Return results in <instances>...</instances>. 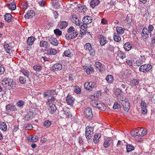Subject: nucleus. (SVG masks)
<instances>
[{
	"mask_svg": "<svg viewBox=\"0 0 155 155\" xmlns=\"http://www.w3.org/2000/svg\"><path fill=\"white\" fill-rule=\"evenodd\" d=\"M12 17V15L9 13L6 14L4 16L5 20L8 23L11 21Z\"/></svg>",
	"mask_w": 155,
	"mask_h": 155,
	"instance_id": "nucleus-30",
	"label": "nucleus"
},
{
	"mask_svg": "<svg viewBox=\"0 0 155 155\" xmlns=\"http://www.w3.org/2000/svg\"><path fill=\"white\" fill-rule=\"evenodd\" d=\"M57 107L56 105L54 104H52L50 105L48 108L49 112L51 114H53L57 110Z\"/></svg>",
	"mask_w": 155,
	"mask_h": 155,
	"instance_id": "nucleus-22",
	"label": "nucleus"
},
{
	"mask_svg": "<svg viewBox=\"0 0 155 155\" xmlns=\"http://www.w3.org/2000/svg\"><path fill=\"white\" fill-rule=\"evenodd\" d=\"M80 28L82 30H84L87 28V24H81L80 25Z\"/></svg>",
	"mask_w": 155,
	"mask_h": 155,
	"instance_id": "nucleus-60",
	"label": "nucleus"
},
{
	"mask_svg": "<svg viewBox=\"0 0 155 155\" xmlns=\"http://www.w3.org/2000/svg\"><path fill=\"white\" fill-rule=\"evenodd\" d=\"M106 80L108 83H111L113 81V78L111 75H108L107 76Z\"/></svg>",
	"mask_w": 155,
	"mask_h": 155,
	"instance_id": "nucleus-42",
	"label": "nucleus"
},
{
	"mask_svg": "<svg viewBox=\"0 0 155 155\" xmlns=\"http://www.w3.org/2000/svg\"><path fill=\"white\" fill-rule=\"evenodd\" d=\"M24 104V102L22 100L18 101L17 103V106L20 108H21Z\"/></svg>",
	"mask_w": 155,
	"mask_h": 155,
	"instance_id": "nucleus-49",
	"label": "nucleus"
},
{
	"mask_svg": "<svg viewBox=\"0 0 155 155\" xmlns=\"http://www.w3.org/2000/svg\"><path fill=\"white\" fill-rule=\"evenodd\" d=\"M33 69L36 71H39L41 70L42 67L40 65H35L33 66Z\"/></svg>",
	"mask_w": 155,
	"mask_h": 155,
	"instance_id": "nucleus-45",
	"label": "nucleus"
},
{
	"mask_svg": "<svg viewBox=\"0 0 155 155\" xmlns=\"http://www.w3.org/2000/svg\"><path fill=\"white\" fill-rule=\"evenodd\" d=\"M66 101L68 104L72 105L74 103V99L72 96L68 95L67 96Z\"/></svg>",
	"mask_w": 155,
	"mask_h": 155,
	"instance_id": "nucleus-19",
	"label": "nucleus"
},
{
	"mask_svg": "<svg viewBox=\"0 0 155 155\" xmlns=\"http://www.w3.org/2000/svg\"><path fill=\"white\" fill-rule=\"evenodd\" d=\"M45 0H42L38 2L39 5L41 6H44L45 4Z\"/></svg>",
	"mask_w": 155,
	"mask_h": 155,
	"instance_id": "nucleus-63",
	"label": "nucleus"
},
{
	"mask_svg": "<svg viewBox=\"0 0 155 155\" xmlns=\"http://www.w3.org/2000/svg\"><path fill=\"white\" fill-rule=\"evenodd\" d=\"M106 50L111 51L112 52L114 50V47L111 45H108L107 48H106Z\"/></svg>",
	"mask_w": 155,
	"mask_h": 155,
	"instance_id": "nucleus-56",
	"label": "nucleus"
},
{
	"mask_svg": "<svg viewBox=\"0 0 155 155\" xmlns=\"http://www.w3.org/2000/svg\"><path fill=\"white\" fill-rule=\"evenodd\" d=\"M111 138L108 137L105 140L104 144V146L105 148L108 147L110 145Z\"/></svg>",
	"mask_w": 155,
	"mask_h": 155,
	"instance_id": "nucleus-25",
	"label": "nucleus"
},
{
	"mask_svg": "<svg viewBox=\"0 0 155 155\" xmlns=\"http://www.w3.org/2000/svg\"><path fill=\"white\" fill-rule=\"evenodd\" d=\"M126 149L127 152H130L134 149V147L133 146L130 145H127Z\"/></svg>",
	"mask_w": 155,
	"mask_h": 155,
	"instance_id": "nucleus-48",
	"label": "nucleus"
},
{
	"mask_svg": "<svg viewBox=\"0 0 155 155\" xmlns=\"http://www.w3.org/2000/svg\"><path fill=\"white\" fill-rule=\"evenodd\" d=\"M94 71V68L92 67H88L86 69V72L87 74H89L91 73Z\"/></svg>",
	"mask_w": 155,
	"mask_h": 155,
	"instance_id": "nucleus-46",
	"label": "nucleus"
},
{
	"mask_svg": "<svg viewBox=\"0 0 155 155\" xmlns=\"http://www.w3.org/2000/svg\"><path fill=\"white\" fill-rule=\"evenodd\" d=\"M23 74L28 78H29V76L30 75V72L27 70H25L22 72Z\"/></svg>",
	"mask_w": 155,
	"mask_h": 155,
	"instance_id": "nucleus-52",
	"label": "nucleus"
},
{
	"mask_svg": "<svg viewBox=\"0 0 155 155\" xmlns=\"http://www.w3.org/2000/svg\"><path fill=\"white\" fill-rule=\"evenodd\" d=\"M100 92L99 91H97V92L93 95H91L90 96V99L91 100V101H97V100H96V98L99 97V95H97V94H98V93Z\"/></svg>",
	"mask_w": 155,
	"mask_h": 155,
	"instance_id": "nucleus-27",
	"label": "nucleus"
},
{
	"mask_svg": "<svg viewBox=\"0 0 155 155\" xmlns=\"http://www.w3.org/2000/svg\"><path fill=\"white\" fill-rule=\"evenodd\" d=\"M9 80V82L8 85V88L9 89H11L12 88L14 89L16 85L15 82L13 81V80L11 79Z\"/></svg>",
	"mask_w": 155,
	"mask_h": 155,
	"instance_id": "nucleus-18",
	"label": "nucleus"
},
{
	"mask_svg": "<svg viewBox=\"0 0 155 155\" xmlns=\"http://www.w3.org/2000/svg\"><path fill=\"white\" fill-rule=\"evenodd\" d=\"M38 140V136L34 135L29 138L28 137V140L29 142H36Z\"/></svg>",
	"mask_w": 155,
	"mask_h": 155,
	"instance_id": "nucleus-29",
	"label": "nucleus"
},
{
	"mask_svg": "<svg viewBox=\"0 0 155 155\" xmlns=\"http://www.w3.org/2000/svg\"><path fill=\"white\" fill-rule=\"evenodd\" d=\"M35 12L32 10H30L25 15V18L26 19H28L29 18H32L35 16Z\"/></svg>",
	"mask_w": 155,
	"mask_h": 155,
	"instance_id": "nucleus-16",
	"label": "nucleus"
},
{
	"mask_svg": "<svg viewBox=\"0 0 155 155\" xmlns=\"http://www.w3.org/2000/svg\"><path fill=\"white\" fill-rule=\"evenodd\" d=\"M99 0H91L90 3V5L93 8L99 4Z\"/></svg>",
	"mask_w": 155,
	"mask_h": 155,
	"instance_id": "nucleus-31",
	"label": "nucleus"
},
{
	"mask_svg": "<svg viewBox=\"0 0 155 155\" xmlns=\"http://www.w3.org/2000/svg\"><path fill=\"white\" fill-rule=\"evenodd\" d=\"M117 57L121 59H123L125 57V54L124 52L120 51H118L117 52Z\"/></svg>",
	"mask_w": 155,
	"mask_h": 155,
	"instance_id": "nucleus-35",
	"label": "nucleus"
},
{
	"mask_svg": "<svg viewBox=\"0 0 155 155\" xmlns=\"http://www.w3.org/2000/svg\"><path fill=\"white\" fill-rule=\"evenodd\" d=\"M6 108L7 112L9 113L17 110L15 106L12 104L7 105L6 106Z\"/></svg>",
	"mask_w": 155,
	"mask_h": 155,
	"instance_id": "nucleus-12",
	"label": "nucleus"
},
{
	"mask_svg": "<svg viewBox=\"0 0 155 155\" xmlns=\"http://www.w3.org/2000/svg\"><path fill=\"white\" fill-rule=\"evenodd\" d=\"M84 49L88 51L90 54L91 55H94L95 54L94 50L92 48L91 46L90 43H87L85 45Z\"/></svg>",
	"mask_w": 155,
	"mask_h": 155,
	"instance_id": "nucleus-10",
	"label": "nucleus"
},
{
	"mask_svg": "<svg viewBox=\"0 0 155 155\" xmlns=\"http://www.w3.org/2000/svg\"><path fill=\"white\" fill-rule=\"evenodd\" d=\"M0 129L4 131L7 130V126L5 123L0 121Z\"/></svg>",
	"mask_w": 155,
	"mask_h": 155,
	"instance_id": "nucleus-23",
	"label": "nucleus"
},
{
	"mask_svg": "<svg viewBox=\"0 0 155 155\" xmlns=\"http://www.w3.org/2000/svg\"><path fill=\"white\" fill-rule=\"evenodd\" d=\"M51 124V123L50 121L47 120L44 122V126L46 128H48L50 126Z\"/></svg>",
	"mask_w": 155,
	"mask_h": 155,
	"instance_id": "nucleus-41",
	"label": "nucleus"
},
{
	"mask_svg": "<svg viewBox=\"0 0 155 155\" xmlns=\"http://www.w3.org/2000/svg\"><path fill=\"white\" fill-rule=\"evenodd\" d=\"M68 34L65 36L66 39L68 40L73 39L76 38L78 35V32L73 26L70 27L68 29Z\"/></svg>",
	"mask_w": 155,
	"mask_h": 155,
	"instance_id": "nucleus-1",
	"label": "nucleus"
},
{
	"mask_svg": "<svg viewBox=\"0 0 155 155\" xmlns=\"http://www.w3.org/2000/svg\"><path fill=\"white\" fill-rule=\"evenodd\" d=\"M64 54L65 56L68 57H71L72 55L71 50L69 49L65 51L64 53Z\"/></svg>",
	"mask_w": 155,
	"mask_h": 155,
	"instance_id": "nucleus-34",
	"label": "nucleus"
},
{
	"mask_svg": "<svg viewBox=\"0 0 155 155\" xmlns=\"http://www.w3.org/2000/svg\"><path fill=\"white\" fill-rule=\"evenodd\" d=\"M62 68V65L60 63H56L52 67V69L54 71H59L61 70Z\"/></svg>",
	"mask_w": 155,
	"mask_h": 155,
	"instance_id": "nucleus-15",
	"label": "nucleus"
},
{
	"mask_svg": "<svg viewBox=\"0 0 155 155\" xmlns=\"http://www.w3.org/2000/svg\"><path fill=\"white\" fill-rule=\"evenodd\" d=\"M113 39L116 42H119L121 40V38L119 34L114 32L113 34Z\"/></svg>",
	"mask_w": 155,
	"mask_h": 155,
	"instance_id": "nucleus-21",
	"label": "nucleus"
},
{
	"mask_svg": "<svg viewBox=\"0 0 155 155\" xmlns=\"http://www.w3.org/2000/svg\"><path fill=\"white\" fill-rule=\"evenodd\" d=\"M140 106L141 108L142 113L143 114H145L147 112V104L145 102L143 101H141Z\"/></svg>",
	"mask_w": 155,
	"mask_h": 155,
	"instance_id": "nucleus-11",
	"label": "nucleus"
},
{
	"mask_svg": "<svg viewBox=\"0 0 155 155\" xmlns=\"http://www.w3.org/2000/svg\"><path fill=\"white\" fill-rule=\"evenodd\" d=\"M152 66L150 64H145L140 66L139 68L140 71L144 72H147L151 68Z\"/></svg>",
	"mask_w": 155,
	"mask_h": 155,
	"instance_id": "nucleus-9",
	"label": "nucleus"
},
{
	"mask_svg": "<svg viewBox=\"0 0 155 155\" xmlns=\"http://www.w3.org/2000/svg\"><path fill=\"white\" fill-rule=\"evenodd\" d=\"M124 47L126 51H129L131 49L132 46L129 42H127L124 44Z\"/></svg>",
	"mask_w": 155,
	"mask_h": 155,
	"instance_id": "nucleus-32",
	"label": "nucleus"
},
{
	"mask_svg": "<svg viewBox=\"0 0 155 155\" xmlns=\"http://www.w3.org/2000/svg\"><path fill=\"white\" fill-rule=\"evenodd\" d=\"M143 61L141 59H139L137 60L136 61V64H137V65L139 66L140 65V64H142Z\"/></svg>",
	"mask_w": 155,
	"mask_h": 155,
	"instance_id": "nucleus-62",
	"label": "nucleus"
},
{
	"mask_svg": "<svg viewBox=\"0 0 155 155\" xmlns=\"http://www.w3.org/2000/svg\"><path fill=\"white\" fill-rule=\"evenodd\" d=\"M49 39V41L50 43L55 46H57L58 44V42L57 39L54 37L52 36L50 37Z\"/></svg>",
	"mask_w": 155,
	"mask_h": 155,
	"instance_id": "nucleus-20",
	"label": "nucleus"
},
{
	"mask_svg": "<svg viewBox=\"0 0 155 155\" xmlns=\"http://www.w3.org/2000/svg\"><path fill=\"white\" fill-rule=\"evenodd\" d=\"M90 103L93 107L97 108L101 110L105 111L106 110V106L104 103L101 101H91Z\"/></svg>",
	"mask_w": 155,
	"mask_h": 155,
	"instance_id": "nucleus-3",
	"label": "nucleus"
},
{
	"mask_svg": "<svg viewBox=\"0 0 155 155\" xmlns=\"http://www.w3.org/2000/svg\"><path fill=\"white\" fill-rule=\"evenodd\" d=\"M55 34L57 36H60L62 34V31L59 29H56L54 30Z\"/></svg>",
	"mask_w": 155,
	"mask_h": 155,
	"instance_id": "nucleus-44",
	"label": "nucleus"
},
{
	"mask_svg": "<svg viewBox=\"0 0 155 155\" xmlns=\"http://www.w3.org/2000/svg\"><path fill=\"white\" fill-rule=\"evenodd\" d=\"M4 48L6 52L7 53H9L10 52V50L12 48V46L11 45H10V44H6L4 45Z\"/></svg>",
	"mask_w": 155,
	"mask_h": 155,
	"instance_id": "nucleus-36",
	"label": "nucleus"
},
{
	"mask_svg": "<svg viewBox=\"0 0 155 155\" xmlns=\"http://www.w3.org/2000/svg\"><path fill=\"white\" fill-rule=\"evenodd\" d=\"M120 100L119 101L121 104L124 110L126 111H128L130 107L129 102L127 99H126L125 97H120Z\"/></svg>",
	"mask_w": 155,
	"mask_h": 155,
	"instance_id": "nucleus-4",
	"label": "nucleus"
},
{
	"mask_svg": "<svg viewBox=\"0 0 155 155\" xmlns=\"http://www.w3.org/2000/svg\"><path fill=\"white\" fill-rule=\"evenodd\" d=\"M84 115L88 119L91 120L93 117L91 109L89 107L86 108L84 111Z\"/></svg>",
	"mask_w": 155,
	"mask_h": 155,
	"instance_id": "nucleus-6",
	"label": "nucleus"
},
{
	"mask_svg": "<svg viewBox=\"0 0 155 155\" xmlns=\"http://www.w3.org/2000/svg\"><path fill=\"white\" fill-rule=\"evenodd\" d=\"M55 100L56 98L54 97H51V98H49L46 101L47 104L50 105L51 104H54V101Z\"/></svg>",
	"mask_w": 155,
	"mask_h": 155,
	"instance_id": "nucleus-26",
	"label": "nucleus"
},
{
	"mask_svg": "<svg viewBox=\"0 0 155 155\" xmlns=\"http://www.w3.org/2000/svg\"><path fill=\"white\" fill-rule=\"evenodd\" d=\"M122 90L118 88L116 90V91L115 92V94L117 95L119 97L118 98V99L119 101L120 100V97L119 96V95H120L121 94H122Z\"/></svg>",
	"mask_w": 155,
	"mask_h": 155,
	"instance_id": "nucleus-39",
	"label": "nucleus"
},
{
	"mask_svg": "<svg viewBox=\"0 0 155 155\" xmlns=\"http://www.w3.org/2000/svg\"><path fill=\"white\" fill-rule=\"evenodd\" d=\"M48 45V42L45 41H42L40 42V46L41 47L46 48Z\"/></svg>",
	"mask_w": 155,
	"mask_h": 155,
	"instance_id": "nucleus-40",
	"label": "nucleus"
},
{
	"mask_svg": "<svg viewBox=\"0 0 155 155\" xmlns=\"http://www.w3.org/2000/svg\"><path fill=\"white\" fill-rule=\"evenodd\" d=\"M120 107V105L119 104L116 102L114 103L113 107V108L114 109H118Z\"/></svg>",
	"mask_w": 155,
	"mask_h": 155,
	"instance_id": "nucleus-51",
	"label": "nucleus"
},
{
	"mask_svg": "<svg viewBox=\"0 0 155 155\" xmlns=\"http://www.w3.org/2000/svg\"><path fill=\"white\" fill-rule=\"evenodd\" d=\"M125 28H123L121 27H117L116 28V30L118 34L122 35L123 34L124 32Z\"/></svg>",
	"mask_w": 155,
	"mask_h": 155,
	"instance_id": "nucleus-33",
	"label": "nucleus"
},
{
	"mask_svg": "<svg viewBox=\"0 0 155 155\" xmlns=\"http://www.w3.org/2000/svg\"><path fill=\"white\" fill-rule=\"evenodd\" d=\"M28 3L26 2H24L22 5L23 9L25 10L28 7Z\"/></svg>",
	"mask_w": 155,
	"mask_h": 155,
	"instance_id": "nucleus-59",
	"label": "nucleus"
},
{
	"mask_svg": "<svg viewBox=\"0 0 155 155\" xmlns=\"http://www.w3.org/2000/svg\"><path fill=\"white\" fill-rule=\"evenodd\" d=\"M68 23L65 21H62L60 26L61 29L65 28L68 26Z\"/></svg>",
	"mask_w": 155,
	"mask_h": 155,
	"instance_id": "nucleus-43",
	"label": "nucleus"
},
{
	"mask_svg": "<svg viewBox=\"0 0 155 155\" xmlns=\"http://www.w3.org/2000/svg\"><path fill=\"white\" fill-rule=\"evenodd\" d=\"M96 83L94 82H86L84 84V87L88 90L91 91L96 86Z\"/></svg>",
	"mask_w": 155,
	"mask_h": 155,
	"instance_id": "nucleus-7",
	"label": "nucleus"
},
{
	"mask_svg": "<svg viewBox=\"0 0 155 155\" xmlns=\"http://www.w3.org/2000/svg\"><path fill=\"white\" fill-rule=\"evenodd\" d=\"M61 114V115H64L65 116H68L69 117L70 115L68 113V112H66L64 110H62L60 112Z\"/></svg>",
	"mask_w": 155,
	"mask_h": 155,
	"instance_id": "nucleus-57",
	"label": "nucleus"
},
{
	"mask_svg": "<svg viewBox=\"0 0 155 155\" xmlns=\"http://www.w3.org/2000/svg\"><path fill=\"white\" fill-rule=\"evenodd\" d=\"M134 61L133 60L127 59L126 62L127 64L129 66H134Z\"/></svg>",
	"mask_w": 155,
	"mask_h": 155,
	"instance_id": "nucleus-47",
	"label": "nucleus"
},
{
	"mask_svg": "<svg viewBox=\"0 0 155 155\" xmlns=\"http://www.w3.org/2000/svg\"><path fill=\"white\" fill-rule=\"evenodd\" d=\"M154 29L153 26L151 25H150L148 27V31L149 33L151 34L152 33V31Z\"/></svg>",
	"mask_w": 155,
	"mask_h": 155,
	"instance_id": "nucleus-53",
	"label": "nucleus"
},
{
	"mask_svg": "<svg viewBox=\"0 0 155 155\" xmlns=\"http://www.w3.org/2000/svg\"><path fill=\"white\" fill-rule=\"evenodd\" d=\"M82 21L84 24H88L92 22V18L89 16H85L83 18Z\"/></svg>",
	"mask_w": 155,
	"mask_h": 155,
	"instance_id": "nucleus-17",
	"label": "nucleus"
},
{
	"mask_svg": "<svg viewBox=\"0 0 155 155\" xmlns=\"http://www.w3.org/2000/svg\"><path fill=\"white\" fill-rule=\"evenodd\" d=\"M19 80L20 83L22 84H25L26 81L25 78L23 76H20Z\"/></svg>",
	"mask_w": 155,
	"mask_h": 155,
	"instance_id": "nucleus-50",
	"label": "nucleus"
},
{
	"mask_svg": "<svg viewBox=\"0 0 155 155\" xmlns=\"http://www.w3.org/2000/svg\"><path fill=\"white\" fill-rule=\"evenodd\" d=\"M149 32L146 28H143L142 30L141 36L144 41H146L148 40L149 37Z\"/></svg>",
	"mask_w": 155,
	"mask_h": 155,
	"instance_id": "nucleus-8",
	"label": "nucleus"
},
{
	"mask_svg": "<svg viewBox=\"0 0 155 155\" xmlns=\"http://www.w3.org/2000/svg\"><path fill=\"white\" fill-rule=\"evenodd\" d=\"M130 83L131 86H135L138 84L139 82L137 79H134L130 81Z\"/></svg>",
	"mask_w": 155,
	"mask_h": 155,
	"instance_id": "nucleus-38",
	"label": "nucleus"
},
{
	"mask_svg": "<svg viewBox=\"0 0 155 155\" xmlns=\"http://www.w3.org/2000/svg\"><path fill=\"white\" fill-rule=\"evenodd\" d=\"M8 7L9 9L11 10H14L16 9V4L13 2L9 3L8 5Z\"/></svg>",
	"mask_w": 155,
	"mask_h": 155,
	"instance_id": "nucleus-37",
	"label": "nucleus"
},
{
	"mask_svg": "<svg viewBox=\"0 0 155 155\" xmlns=\"http://www.w3.org/2000/svg\"><path fill=\"white\" fill-rule=\"evenodd\" d=\"M35 38L33 36H31L28 38L27 43L29 45H32L34 43Z\"/></svg>",
	"mask_w": 155,
	"mask_h": 155,
	"instance_id": "nucleus-24",
	"label": "nucleus"
},
{
	"mask_svg": "<svg viewBox=\"0 0 155 155\" xmlns=\"http://www.w3.org/2000/svg\"><path fill=\"white\" fill-rule=\"evenodd\" d=\"M74 91L77 94H80L81 92V89L78 86H76L74 87Z\"/></svg>",
	"mask_w": 155,
	"mask_h": 155,
	"instance_id": "nucleus-54",
	"label": "nucleus"
},
{
	"mask_svg": "<svg viewBox=\"0 0 155 155\" xmlns=\"http://www.w3.org/2000/svg\"><path fill=\"white\" fill-rule=\"evenodd\" d=\"M57 53V50L54 49H51L50 50L49 54L51 55H55Z\"/></svg>",
	"mask_w": 155,
	"mask_h": 155,
	"instance_id": "nucleus-55",
	"label": "nucleus"
},
{
	"mask_svg": "<svg viewBox=\"0 0 155 155\" xmlns=\"http://www.w3.org/2000/svg\"><path fill=\"white\" fill-rule=\"evenodd\" d=\"M100 72H102L105 70V66L102 64L101 66H100L99 68H97Z\"/></svg>",
	"mask_w": 155,
	"mask_h": 155,
	"instance_id": "nucleus-58",
	"label": "nucleus"
},
{
	"mask_svg": "<svg viewBox=\"0 0 155 155\" xmlns=\"http://www.w3.org/2000/svg\"><path fill=\"white\" fill-rule=\"evenodd\" d=\"M101 137V134H100L96 133L94 136L93 141L95 143H97L99 141V139Z\"/></svg>",
	"mask_w": 155,
	"mask_h": 155,
	"instance_id": "nucleus-28",
	"label": "nucleus"
},
{
	"mask_svg": "<svg viewBox=\"0 0 155 155\" xmlns=\"http://www.w3.org/2000/svg\"><path fill=\"white\" fill-rule=\"evenodd\" d=\"M98 37L100 40V43L101 45H104L107 41L106 38L102 35H100L98 36Z\"/></svg>",
	"mask_w": 155,
	"mask_h": 155,
	"instance_id": "nucleus-14",
	"label": "nucleus"
},
{
	"mask_svg": "<svg viewBox=\"0 0 155 155\" xmlns=\"http://www.w3.org/2000/svg\"><path fill=\"white\" fill-rule=\"evenodd\" d=\"M94 128L92 127L87 126L85 128V136L87 140L91 139L93 133Z\"/></svg>",
	"mask_w": 155,
	"mask_h": 155,
	"instance_id": "nucleus-5",
	"label": "nucleus"
},
{
	"mask_svg": "<svg viewBox=\"0 0 155 155\" xmlns=\"http://www.w3.org/2000/svg\"><path fill=\"white\" fill-rule=\"evenodd\" d=\"M10 78H6L5 79H4V80H3L2 81V82H3V83H2V84H3L4 83H4V84H8V82H9V80H10Z\"/></svg>",
	"mask_w": 155,
	"mask_h": 155,
	"instance_id": "nucleus-61",
	"label": "nucleus"
},
{
	"mask_svg": "<svg viewBox=\"0 0 155 155\" xmlns=\"http://www.w3.org/2000/svg\"><path fill=\"white\" fill-rule=\"evenodd\" d=\"M147 130L146 129L143 127H139L131 132V134L132 136H143L147 134Z\"/></svg>",
	"mask_w": 155,
	"mask_h": 155,
	"instance_id": "nucleus-2",
	"label": "nucleus"
},
{
	"mask_svg": "<svg viewBox=\"0 0 155 155\" xmlns=\"http://www.w3.org/2000/svg\"><path fill=\"white\" fill-rule=\"evenodd\" d=\"M83 7V5H80V6H78L77 8V10L79 12H81L82 10V8Z\"/></svg>",
	"mask_w": 155,
	"mask_h": 155,
	"instance_id": "nucleus-64",
	"label": "nucleus"
},
{
	"mask_svg": "<svg viewBox=\"0 0 155 155\" xmlns=\"http://www.w3.org/2000/svg\"><path fill=\"white\" fill-rule=\"evenodd\" d=\"M71 21L73 23L79 26L81 25V24H82V22L75 15L73 16Z\"/></svg>",
	"mask_w": 155,
	"mask_h": 155,
	"instance_id": "nucleus-13",
	"label": "nucleus"
}]
</instances>
